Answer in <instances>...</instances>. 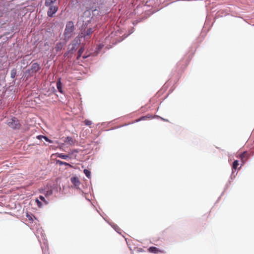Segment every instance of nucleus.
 Instances as JSON below:
<instances>
[{"instance_id": "nucleus-1", "label": "nucleus", "mask_w": 254, "mask_h": 254, "mask_svg": "<svg viewBox=\"0 0 254 254\" xmlns=\"http://www.w3.org/2000/svg\"><path fill=\"white\" fill-rule=\"evenodd\" d=\"M57 0H46L45 5L49 7L48 11V15L52 17L53 15L57 12L58 7L56 5Z\"/></svg>"}, {"instance_id": "nucleus-2", "label": "nucleus", "mask_w": 254, "mask_h": 254, "mask_svg": "<svg viewBox=\"0 0 254 254\" xmlns=\"http://www.w3.org/2000/svg\"><path fill=\"white\" fill-rule=\"evenodd\" d=\"M75 27L72 21H69L67 23L66 28L64 29V39L69 38L74 34Z\"/></svg>"}, {"instance_id": "nucleus-3", "label": "nucleus", "mask_w": 254, "mask_h": 254, "mask_svg": "<svg viewBox=\"0 0 254 254\" xmlns=\"http://www.w3.org/2000/svg\"><path fill=\"white\" fill-rule=\"evenodd\" d=\"M40 69L41 67L39 64L37 63H33L31 65L30 69H28L26 70L25 75H27V77L33 76Z\"/></svg>"}, {"instance_id": "nucleus-4", "label": "nucleus", "mask_w": 254, "mask_h": 254, "mask_svg": "<svg viewBox=\"0 0 254 254\" xmlns=\"http://www.w3.org/2000/svg\"><path fill=\"white\" fill-rule=\"evenodd\" d=\"M7 124L9 127L13 129H18L21 126L19 121L15 117H13L8 120Z\"/></svg>"}, {"instance_id": "nucleus-5", "label": "nucleus", "mask_w": 254, "mask_h": 254, "mask_svg": "<svg viewBox=\"0 0 254 254\" xmlns=\"http://www.w3.org/2000/svg\"><path fill=\"white\" fill-rule=\"evenodd\" d=\"M35 201L39 207H42L44 205L48 204V201L46 200L44 196L40 195L39 198H36Z\"/></svg>"}, {"instance_id": "nucleus-6", "label": "nucleus", "mask_w": 254, "mask_h": 254, "mask_svg": "<svg viewBox=\"0 0 254 254\" xmlns=\"http://www.w3.org/2000/svg\"><path fill=\"white\" fill-rule=\"evenodd\" d=\"M94 30L92 28L87 29L82 31L81 33V37H83L86 39H89L91 35L93 33Z\"/></svg>"}, {"instance_id": "nucleus-7", "label": "nucleus", "mask_w": 254, "mask_h": 254, "mask_svg": "<svg viewBox=\"0 0 254 254\" xmlns=\"http://www.w3.org/2000/svg\"><path fill=\"white\" fill-rule=\"evenodd\" d=\"M71 182L74 186L76 188H78L80 185V182L79 180V179L77 177H73L70 179Z\"/></svg>"}, {"instance_id": "nucleus-8", "label": "nucleus", "mask_w": 254, "mask_h": 254, "mask_svg": "<svg viewBox=\"0 0 254 254\" xmlns=\"http://www.w3.org/2000/svg\"><path fill=\"white\" fill-rule=\"evenodd\" d=\"M148 251L149 253H154V254H157L159 253H163L164 251L162 250H159L158 248L155 247H150L148 249Z\"/></svg>"}, {"instance_id": "nucleus-9", "label": "nucleus", "mask_w": 254, "mask_h": 254, "mask_svg": "<svg viewBox=\"0 0 254 254\" xmlns=\"http://www.w3.org/2000/svg\"><path fill=\"white\" fill-rule=\"evenodd\" d=\"M64 143H66L71 145H74L76 143V140L71 137L67 136L66 138V140H64Z\"/></svg>"}, {"instance_id": "nucleus-10", "label": "nucleus", "mask_w": 254, "mask_h": 254, "mask_svg": "<svg viewBox=\"0 0 254 254\" xmlns=\"http://www.w3.org/2000/svg\"><path fill=\"white\" fill-rule=\"evenodd\" d=\"M239 157L243 162V163H244L248 158L247 152L246 151H244L243 153L240 155Z\"/></svg>"}, {"instance_id": "nucleus-11", "label": "nucleus", "mask_w": 254, "mask_h": 254, "mask_svg": "<svg viewBox=\"0 0 254 254\" xmlns=\"http://www.w3.org/2000/svg\"><path fill=\"white\" fill-rule=\"evenodd\" d=\"M51 157L52 159H57L58 158L64 159V155L63 154L56 153L52 154Z\"/></svg>"}, {"instance_id": "nucleus-12", "label": "nucleus", "mask_w": 254, "mask_h": 254, "mask_svg": "<svg viewBox=\"0 0 254 254\" xmlns=\"http://www.w3.org/2000/svg\"><path fill=\"white\" fill-rule=\"evenodd\" d=\"M84 51V47H81L78 51L77 56V60H79L80 57H81L82 54Z\"/></svg>"}, {"instance_id": "nucleus-13", "label": "nucleus", "mask_w": 254, "mask_h": 254, "mask_svg": "<svg viewBox=\"0 0 254 254\" xmlns=\"http://www.w3.org/2000/svg\"><path fill=\"white\" fill-rule=\"evenodd\" d=\"M154 117H152V116L147 115V116H143V117H141V118H140L139 119L136 120L135 122H138L140 121L146 120V119H149V118L152 119Z\"/></svg>"}, {"instance_id": "nucleus-14", "label": "nucleus", "mask_w": 254, "mask_h": 254, "mask_svg": "<svg viewBox=\"0 0 254 254\" xmlns=\"http://www.w3.org/2000/svg\"><path fill=\"white\" fill-rule=\"evenodd\" d=\"M57 88L58 89L59 91L63 93V89H62V83H61V82L60 81V79H59L57 83Z\"/></svg>"}, {"instance_id": "nucleus-15", "label": "nucleus", "mask_w": 254, "mask_h": 254, "mask_svg": "<svg viewBox=\"0 0 254 254\" xmlns=\"http://www.w3.org/2000/svg\"><path fill=\"white\" fill-rule=\"evenodd\" d=\"M37 138L39 139H41L42 138H44L46 141H48L49 142H52V141L49 139L46 136H43L42 135H39L37 136Z\"/></svg>"}, {"instance_id": "nucleus-16", "label": "nucleus", "mask_w": 254, "mask_h": 254, "mask_svg": "<svg viewBox=\"0 0 254 254\" xmlns=\"http://www.w3.org/2000/svg\"><path fill=\"white\" fill-rule=\"evenodd\" d=\"M16 75V69L15 68H13L11 71L10 76L11 78H15Z\"/></svg>"}, {"instance_id": "nucleus-17", "label": "nucleus", "mask_w": 254, "mask_h": 254, "mask_svg": "<svg viewBox=\"0 0 254 254\" xmlns=\"http://www.w3.org/2000/svg\"><path fill=\"white\" fill-rule=\"evenodd\" d=\"M84 173L85 174V175H86V176L88 178H90V177H91V172L89 170H87V169H84Z\"/></svg>"}, {"instance_id": "nucleus-18", "label": "nucleus", "mask_w": 254, "mask_h": 254, "mask_svg": "<svg viewBox=\"0 0 254 254\" xmlns=\"http://www.w3.org/2000/svg\"><path fill=\"white\" fill-rule=\"evenodd\" d=\"M238 166H239L238 161L237 160L234 161L233 163V166H232L233 169H235V170L237 169Z\"/></svg>"}, {"instance_id": "nucleus-19", "label": "nucleus", "mask_w": 254, "mask_h": 254, "mask_svg": "<svg viewBox=\"0 0 254 254\" xmlns=\"http://www.w3.org/2000/svg\"><path fill=\"white\" fill-rule=\"evenodd\" d=\"M84 124L86 126H90L91 125H92V123L91 121L85 120L84 121Z\"/></svg>"}, {"instance_id": "nucleus-20", "label": "nucleus", "mask_w": 254, "mask_h": 254, "mask_svg": "<svg viewBox=\"0 0 254 254\" xmlns=\"http://www.w3.org/2000/svg\"><path fill=\"white\" fill-rule=\"evenodd\" d=\"M53 160H55L56 162V164H59L60 165H62L64 164V162L58 159H53Z\"/></svg>"}, {"instance_id": "nucleus-21", "label": "nucleus", "mask_w": 254, "mask_h": 254, "mask_svg": "<svg viewBox=\"0 0 254 254\" xmlns=\"http://www.w3.org/2000/svg\"><path fill=\"white\" fill-rule=\"evenodd\" d=\"M52 194V190H48L46 191V193H45L46 197H48L49 195H51Z\"/></svg>"}, {"instance_id": "nucleus-22", "label": "nucleus", "mask_w": 254, "mask_h": 254, "mask_svg": "<svg viewBox=\"0 0 254 254\" xmlns=\"http://www.w3.org/2000/svg\"><path fill=\"white\" fill-rule=\"evenodd\" d=\"M155 117H156V118H159V119H160L161 120H162V121H163L167 122H169V121H168V120L165 119H164V118H162V117H160V116H155Z\"/></svg>"}, {"instance_id": "nucleus-23", "label": "nucleus", "mask_w": 254, "mask_h": 254, "mask_svg": "<svg viewBox=\"0 0 254 254\" xmlns=\"http://www.w3.org/2000/svg\"><path fill=\"white\" fill-rule=\"evenodd\" d=\"M64 166H68L70 168H73V167L71 165L66 162H64Z\"/></svg>"}, {"instance_id": "nucleus-24", "label": "nucleus", "mask_w": 254, "mask_h": 254, "mask_svg": "<svg viewBox=\"0 0 254 254\" xmlns=\"http://www.w3.org/2000/svg\"><path fill=\"white\" fill-rule=\"evenodd\" d=\"M89 56V55H85L83 56L82 57V58L83 59H85L86 58H88Z\"/></svg>"}, {"instance_id": "nucleus-25", "label": "nucleus", "mask_w": 254, "mask_h": 254, "mask_svg": "<svg viewBox=\"0 0 254 254\" xmlns=\"http://www.w3.org/2000/svg\"><path fill=\"white\" fill-rule=\"evenodd\" d=\"M64 159H65L67 157H68V156L64 155Z\"/></svg>"}]
</instances>
